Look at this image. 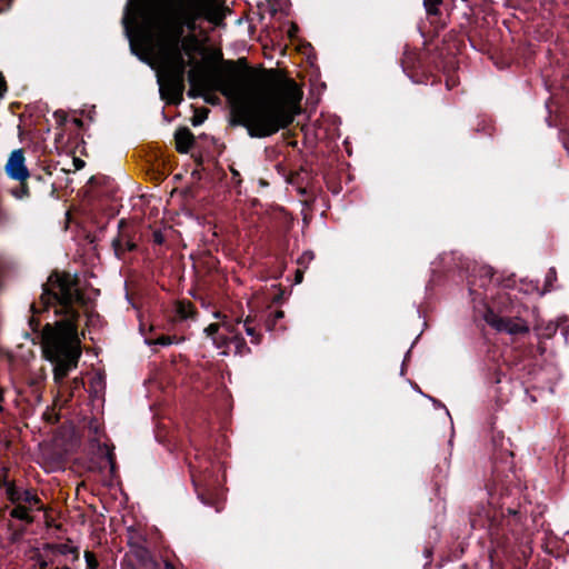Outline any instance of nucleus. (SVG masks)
Listing matches in <instances>:
<instances>
[{"mask_svg":"<svg viewBox=\"0 0 569 569\" xmlns=\"http://www.w3.org/2000/svg\"><path fill=\"white\" fill-rule=\"evenodd\" d=\"M222 0H128L122 26L130 51L141 61L154 54L166 69L159 92L167 104L183 100L187 67L201 50L199 20L219 26Z\"/></svg>","mask_w":569,"mask_h":569,"instance_id":"1","label":"nucleus"},{"mask_svg":"<svg viewBox=\"0 0 569 569\" xmlns=\"http://www.w3.org/2000/svg\"><path fill=\"white\" fill-rule=\"evenodd\" d=\"M213 88L233 101L231 123L247 129L251 138H266L288 128L295 120L292 107L302 91L289 79L281 93H266L267 81L260 78L246 58L222 60L211 77Z\"/></svg>","mask_w":569,"mask_h":569,"instance_id":"2","label":"nucleus"},{"mask_svg":"<svg viewBox=\"0 0 569 569\" xmlns=\"http://www.w3.org/2000/svg\"><path fill=\"white\" fill-rule=\"evenodd\" d=\"M76 303H84L78 278L53 271L42 284L39 302L30 306L29 326L40 333L43 355L53 365V380L59 387H63L64 379L77 368L81 357L80 312L74 308Z\"/></svg>","mask_w":569,"mask_h":569,"instance_id":"3","label":"nucleus"},{"mask_svg":"<svg viewBox=\"0 0 569 569\" xmlns=\"http://www.w3.org/2000/svg\"><path fill=\"white\" fill-rule=\"evenodd\" d=\"M495 476L486 485L488 503H478L469 512V522L473 530L483 529L499 548H508L518 542L523 535L527 520L521 509L520 488L508 480Z\"/></svg>","mask_w":569,"mask_h":569,"instance_id":"4","label":"nucleus"},{"mask_svg":"<svg viewBox=\"0 0 569 569\" xmlns=\"http://www.w3.org/2000/svg\"><path fill=\"white\" fill-rule=\"evenodd\" d=\"M448 46L446 54L448 59H442L435 53H420L416 51L406 50L401 58V67L403 72L416 83H430L435 84L440 81L438 72L449 74L455 69L453 57L460 51L463 41L458 39L455 34H448Z\"/></svg>","mask_w":569,"mask_h":569,"instance_id":"5","label":"nucleus"},{"mask_svg":"<svg viewBox=\"0 0 569 569\" xmlns=\"http://www.w3.org/2000/svg\"><path fill=\"white\" fill-rule=\"evenodd\" d=\"M486 322L499 332L512 336L529 332V327L520 317V306L515 305L508 293L500 295L495 307L488 308Z\"/></svg>","mask_w":569,"mask_h":569,"instance_id":"6","label":"nucleus"},{"mask_svg":"<svg viewBox=\"0 0 569 569\" xmlns=\"http://www.w3.org/2000/svg\"><path fill=\"white\" fill-rule=\"evenodd\" d=\"M128 550L120 561V569H177L170 557L157 558L144 545V540L130 538Z\"/></svg>","mask_w":569,"mask_h":569,"instance_id":"7","label":"nucleus"},{"mask_svg":"<svg viewBox=\"0 0 569 569\" xmlns=\"http://www.w3.org/2000/svg\"><path fill=\"white\" fill-rule=\"evenodd\" d=\"M211 467L210 459H200L198 455L194 456V461H189V470L198 498L208 506L213 505V491L218 482Z\"/></svg>","mask_w":569,"mask_h":569,"instance_id":"8","label":"nucleus"},{"mask_svg":"<svg viewBox=\"0 0 569 569\" xmlns=\"http://www.w3.org/2000/svg\"><path fill=\"white\" fill-rule=\"evenodd\" d=\"M134 236V229L124 219H121L118 222V233L111 241L113 253L119 260L124 259L127 252L138 249Z\"/></svg>","mask_w":569,"mask_h":569,"instance_id":"9","label":"nucleus"},{"mask_svg":"<svg viewBox=\"0 0 569 569\" xmlns=\"http://www.w3.org/2000/svg\"><path fill=\"white\" fill-rule=\"evenodd\" d=\"M423 7L432 32L438 33L439 30L447 26L449 18L448 6L443 0H423Z\"/></svg>","mask_w":569,"mask_h":569,"instance_id":"10","label":"nucleus"},{"mask_svg":"<svg viewBox=\"0 0 569 569\" xmlns=\"http://www.w3.org/2000/svg\"><path fill=\"white\" fill-rule=\"evenodd\" d=\"M88 194L93 199H116L117 187L114 180L107 176H92L89 179Z\"/></svg>","mask_w":569,"mask_h":569,"instance_id":"11","label":"nucleus"},{"mask_svg":"<svg viewBox=\"0 0 569 569\" xmlns=\"http://www.w3.org/2000/svg\"><path fill=\"white\" fill-rule=\"evenodd\" d=\"M4 170L12 180L24 181L30 177L23 149H16L10 153Z\"/></svg>","mask_w":569,"mask_h":569,"instance_id":"12","label":"nucleus"},{"mask_svg":"<svg viewBox=\"0 0 569 569\" xmlns=\"http://www.w3.org/2000/svg\"><path fill=\"white\" fill-rule=\"evenodd\" d=\"M174 142L179 153H188L194 146V134L188 127H180L174 132Z\"/></svg>","mask_w":569,"mask_h":569,"instance_id":"13","label":"nucleus"},{"mask_svg":"<svg viewBox=\"0 0 569 569\" xmlns=\"http://www.w3.org/2000/svg\"><path fill=\"white\" fill-rule=\"evenodd\" d=\"M223 327L227 330V332L230 333V337L227 340L228 346L232 345L234 347L236 355L243 357L251 352L244 338L239 332H236L231 325H224Z\"/></svg>","mask_w":569,"mask_h":569,"instance_id":"14","label":"nucleus"},{"mask_svg":"<svg viewBox=\"0 0 569 569\" xmlns=\"http://www.w3.org/2000/svg\"><path fill=\"white\" fill-rule=\"evenodd\" d=\"M220 325L219 323H210L204 332L208 337H210L213 342L217 345L218 348L228 346V339L230 337L223 333H220Z\"/></svg>","mask_w":569,"mask_h":569,"instance_id":"15","label":"nucleus"},{"mask_svg":"<svg viewBox=\"0 0 569 569\" xmlns=\"http://www.w3.org/2000/svg\"><path fill=\"white\" fill-rule=\"evenodd\" d=\"M176 313L181 320H187L193 319L197 315V310L189 300H179L176 305Z\"/></svg>","mask_w":569,"mask_h":569,"instance_id":"16","label":"nucleus"},{"mask_svg":"<svg viewBox=\"0 0 569 569\" xmlns=\"http://www.w3.org/2000/svg\"><path fill=\"white\" fill-rule=\"evenodd\" d=\"M559 330V319L557 321H549L547 323H539L536 326L535 331L540 339H551Z\"/></svg>","mask_w":569,"mask_h":569,"instance_id":"17","label":"nucleus"},{"mask_svg":"<svg viewBox=\"0 0 569 569\" xmlns=\"http://www.w3.org/2000/svg\"><path fill=\"white\" fill-rule=\"evenodd\" d=\"M10 516L14 519L24 521L26 523H32L33 518L29 515V508L24 505L18 503L10 512Z\"/></svg>","mask_w":569,"mask_h":569,"instance_id":"18","label":"nucleus"},{"mask_svg":"<svg viewBox=\"0 0 569 569\" xmlns=\"http://www.w3.org/2000/svg\"><path fill=\"white\" fill-rule=\"evenodd\" d=\"M302 173H306L305 170L293 171L288 174L287 181L288 183L296 186L300 194H307V189L302 186Z\"/></svg>","mask_w":569,"mask_h":569,"instance_id":"19","label":"nucleus"},{"mask_svg":"<svg viewBox=\"0 0 569 569\" xmlns=\"http://www.w3.org/2000/svg\"><path fill=\"white\" fill-rule=\"evenodd\" d=\"M284 317V312L282 310H276L270 313L264 321V327L268 331L277 330V323Z\"/></svg>","mask_w":569,"mask_h":569,"instance_id":"20","label":"nucleus"},{"mask_svg":"<svg viewBox=\"0 0 569 569\" xmlns=\"http://www.w3.org/2000/svg\"><path fill=\"white\" fill-rule=\"evenodd\" d=\"M20 184L11 190V194L19 200L27 199L30 197V189L27 180L19 181Z\"/></svg>","mask_w":569,"mask_h":569,"instance_id":"21","label":"nucleus"},{"mask_svg":"<svg viewBox=\"0 0 569 569\" xmlns=\"http://www.w3.org/2000/svg\"><path fill=\"white\" fill-rule=\"evenodd\" d=\"M556 281H557V270L555 267H551L546 273L542 293L552 291L555 289L553 283Z\"/></svg>","mask_w":569,"mask_h":569,"instance_id":"22","label":"nucleus"},{"mask_svg":"<svg viewBox=\"0 0 569 569\" xmlns=\"http://www.w3.org/2000/svg\"><path fill=\"white\" fill-rule=\"evenodd\" d=\"M57 553L66 556L72 555V561H78L80 557V551L78 547L70 546L69 543H60V547L57 548Z\"/></svg>","mask_w":569,"mask_h":569,"instance_id":"23","label":"nucleus"},{"mask_svg":"<svg viewBox=\"0 0 569 569\" xmlns=\"http://www.w3.org/2000/svg\"><path fill=\"white\" fill-rule=\"evenodd\" d=\"M147 342L149 345H159V346H170L174 342H178V339L176 336H169V335H159L154 339H147Z\"/></svg>","mask_w":569,"mask_h":569,"instance_id":"24","label":"nucleus"},{"mask_svg":"<svg viewBox=\"0 0 569 569\" xmlns=\"http://www.w3.org/2000/svg\"><path fill=\"white\" fill-rule=\"evenodd\" d=\"M21 501L37 507L39 510L43 508L40 498L30 490H23Z\"/></svg>","mask_w":569,"mask_h":569,"instance_id":"25","label":"nucleus"},{"mask_svg":"<svg viewBox=\"0 0 569 569\" xmlns=\"http://www.w3.org/2000/svg\"><path fill=\"white\" fill-rule=\"evenodd\" d=\"M22 490H20L14 483L8 485V489L6 490L8 499L12 503H18L22 499Z\"/></svg>","mask_w":569,"mask_h":569,"instance_id":"26","label":"nucleus"},{"mask_svg":"<svg viewBox=\"0 0 569 569\" xmlns=\"http://www.w3.org/2000/svg\"><path fill=\"white\" fill-rule=\"evenodd\" d=\"M249 322H250V319L247 318L246 321H244V325H243L244 329H246V332H247L248 336L251 337V342L252 343L259 345L260 341H261L262 336L260 333H258L256 331V329L249 325Z\"/></svg>","mask_w":569,"mask_h":569,"instance_id":"27","label":"nucleus"},{"mask_svg":"<svg viewBox=\"0 0 569 569\" xmlns=\"http://www.w3.org/2000/svg\"><path fill=\"white\" fill-rule=\"evenodd\" d=\"M477 131L482 130L486 134L492 136L495 127L490 120L481 119L477 124Z\"/></svg>","mask_w":569,"mask_h":569,"instance_id":"28","label":"nucleus"},{"mask_svg":"<svg viewBox=\"0 0 569 569\" xmlns=\"http://www.w3.org/2000/svg\"><path fill=\"white\" fill-rule=\"evenodd\" d=\"M106 459L110 466V472L111 475L113 476L116 473V470H117V463H116V453L113 452V448L109 449L107 446H106Z\"/></svg>","mask_w":569,"mask_h":569,"instance_id":"29","label":"nucleus"},{"mask_svg":"<svg viewBox=\"0 0 569 569\" xmlns=\"http://www.w3.org/2000/svg\"><path fill=\"white\" fill-rule=\"evenodd\" d=\"M84 559H86V563H87V569H98L99 568V561L92 551L86 550Z\"/></svg>","mask_w":569,"mask_h":569,"instance_id":"30","label":"nucleus"},{"mask_svg":"<svg viewBox=\"0 0 569 569\" xmlns=\"http://www.w3.org/2000/svg\"><path fill=\"white\" fill-rule=\"evenodd\" d=\"M559 330L563 336L566 343H569V318H559Z\"/></svg>","mask_w":569,"mask_h":569,"instance_id":"31","label":"nucleus"},{"mask_svg":"<svg viewBox=\"0 0 569 569\" xmlns=\"http://www.w3.org/2000/svg\"><path fill=\"white\" fill-rule=\"evenodd\" d=\"M501 377H502V373L499 369H495L490 375H489V381L490 383H493V385H498L501 382Z\"/></svg>","mask_w":569,"mask_h":569,"instance_id":"32","label":"nucleus"},{"mask_svg":"<svg viewBox=\"0 0 569 569\" xmlns=\"http://www.w3.org/2000/svg\"><path fill=\"white\" fill-rule=\"evenodd\" d=\"M33 559L37 561L39 569H48L51 565V562L46 560L40 553H37Z\"/></svg>","mask_w":569,"mask_h":569,"instance_id":"33","label":"nucleus"},{"mask_svg":"<svg viewBox=\"0 0 569 569\" xmlns=\"http://www.w3.org/2000/svg\"><path fill=\"white\" fill-rule=\"evenodd\" d=\"M13 481H10L8 478V469H3L2 475L0 476V487L8 489V485H13Z\"/></svg>","mask_w":569,"mask_h":569,"instance_id":"34","label":"nucleus"},{"mask_svg":"<svg viewBox=\"0 0 569 569\" xmlns=\"http://www.w3.org/2000/svg\"><path fill=\"white\" fill-rule=\"evenodd\" d=\"M10 221V213L0 204V226H4Z\"/></svg>","mask_w":569,"mask_h":569,"instance_id":"35","label":"nucleus"},{"mask_svg":"<svg viewBox=\"0 0 569 569\" xmlns=\"http://www.w3.org/2000/svg\"><path fill=\"white\" fill-rule=\"evenodd\" d=\"M315 258V254L312 251H305L301 257L298 259V264H305L307 262H310Z\"/></svg>","mask_w":569,"mask_h":569,"instance_id":"36","label":"nucleus"},{"mask_svg":"<svg viewBox=\"0 0 569 569\" xmlns=\"http://www.w3.org/2000/svg\"><path fill=\"white\" fill-rule=\"evenodd\" d=\"M90 432H92L94 436H99L101 427L97 419H91L88 426Z\"/></svg>","mask_w":569,"mask_h":569,"instance_id":"37","label":"nucleus"},{"mask_svg":"<svg viewBox=\"0 0 569 569\" xmlns=\"http://www.w3.org/2000/svg\"><path fill=\"white\" fill-rule=\"evenodd\" d=\"M72 387H71V392H70V397L73 396V390H77V389H80L81 387H83V381L82 379H79V378H74L71 382Z\"/></svg>","mask_w":569,"mask_h":569,"instance_id":"38","label":"nucleus"},{"mask_svg":"<svg viewBox=\"0 0 569 569\" xmlns=\"http://www.w3.org/2000/svg\"><path fill=\"white\" fill-rule=\"evenodd\" d=\"M60 547V543H44L43 545V550L46 551H49V552H52V553H57V548Z\"/></svg>","mask_w":569,"mask_h":569,"instance_id":"39","label":"nucleus"},{"mask_svg":"<svg viewBox=\"0 0 569 569\" xmlns=\"http://www.w3.org/2000/svg\"><path fill=\"white\" fill-rule=\"evenodd\" d=\"M7 91V83L4 80V77L2 73H0V98L3 97L4 92Z\"/></svg>","mask_w":569,"mask_h":569,"instance_id":"40","label":"nucleus"},{"mask_svg":"<svg viewBox=\"0 0 569 569\" xmlns=\"http://www.w3.org/2000/svg\"><path fill=\"white\" fill-rule=\"evenodd\" d=\"M492 276H493V272H492V270H491L490 268H489V269H485V270H483V277H485V279H483V282L481 283V286H485V282H486V281H490V280H491V278H492Z\"/></svg>","mask_w":569,"mask_h":569,"instance_id":"41","label":"nucleus"},{"mask_svg":"<svg viewBox=\"0 0 569 569\" xmlns=\"http://www.w3.org/2000/svg\"><path fill=\"white\" fill-rule=\"evenodd\" d=\"M73 164L76 170H80L84 167L86 162L80 158H73Z\"/></svg>","mask_w":569,"mask_h":569,"instance_id":"42","label":"nucleus"},{"mask_svg":"<svg viewBox=\"0 0 569 569\" xmlns=\"http://www.w3.org/2000/svg\"><path fill=\"white\" fill-rule=\"evenodd\" d=\"M56 118L60 123H63L67 120V116L63 111L59 110L54 112Z\"/></svg>","mask_w":569,"mask_h":569,"instance_id":"43","label":"nucleus"},{"mask_svg":"<svg viewBox=\"0 0 569 569\" xmlns=\"http://www.w3.org/2000/svg\"><path fill=\"white\" fill-rule=\"evenodd\" d=\"M153 241L158 244H161L164 241L163 236L160 231H156L153 233Z\"/></svg>","mask_w":569,"mask_h":569,"instance_id":"44","label":"nucleus"},{"mask_svg":"<svg viewBox=\"0 0 569 569\" xmlns=\"http://www.w3.org/2000/svg\"><path fill=\"white\" fill-rule=\"evenodd\" d=\"M303 279V271L300 269H297L296 271V283H300Z\"/></svg>","mask_w":569,"mask_h":569,"instance_id":"45","label":"nucleus"},{"mask_svg":"<svg viewBox=\"0 0 569 569\" xmlns=\"http://www.w3.org/2000/svg\"><path fill=\"white\" fill-rule=\"evenodd\" d=\"M202 121H203V118H202V117L194 116V117L192 118V126L197 127V126L201 124V123H202Z\"/></svg>","mask_w":569,"mask_h":569,"instance_id":"46","label":"nucleus"},{"mask_svg":"<svg viewBox=\"0 0 569 569\" xmlns=\"http://www.w3.org/2000/svg\"><path fill=\"white\" fill-rule=\"evenodd\" d=\"M196 80H197V74H196V72L192 70V71H190V72H189V82H190L191 84H194Z\"/></svg>","mask_w":569,"mask_h":569,"instance_id":"47","label":"nucleus"},{"mask_svg":"<svg viewBox=\"0 0 569 569\" xmlns=\"http://www.w3.org/2000/svg\"><path fill=\"white\" fill-rule=\"evenodd\" d=\"M423 553H425V556H426V558H427V559H430V558H431V556H432V550H431V548H429V547H425V549H423Z\"/></svg>","mask_w":569,"mask_h":569,"instance_id":"48","label":"nucleus"},{"mask_svg":"<svg viewBox=\"0 0 569 569\" xmlns=\"http://www.w3.org/2000/svg\"><path fill=\"white\" fill-rule=\"evenodd\" d=\"M73 123L78 127V128H81L83 126V121L79 118H74L73 119Z\"/></svg>","mask_w":569,"mask_h":569,"instance_id":"49","label":"nucleus"},{"mask_svg":"<svg viewBox=\"0 0 569 569\" xmlns=\"http://www.w3.org/2000/svg\"><path fill=\"white\" fill-rule=\"evenodd\" d=\"M446 84L448 88H450V78L447 79Z\"/></svg>","mask_w":569,"mask_h":569,"instance_id":"50","label":"nucleus"},{"mask_svg":"<svg viewBox=\"0 0 569 569\" xmlns=\"http://www.w3.org/2000/svg\"><path fill=\"white\" fill-rule=\"evenodd\" d=\"M3 400V393H2V390L0 389V402Z\"/></svg>","mask_w":569,"mask_h":569,"instance_id":"51","label":"nucleus"},{"mask_svg":"<svg viewBox=\"0 0 569 569\" xmlns=\"http://www.w3.org/2000/svg\"><path fill=\"white\" fill-rule=\"evenodd\" d=\"M188 94H189V97H191V98H194V97H196V94H193L191 90L189 91V93H188Z\"/></svg>","mask_w":569,"mask_h":569,"instance_id":"52","label":"nucleus"},{"mask_svg":"<svg viewBox=\"0 0 569 569\" xmlns=\"http://www.w3.org/2000/svg\"><path fill=\"white\" fill-rule=\"evenodd\" d=\"M61 569H71L69 566L64 565Z\"/></svg>","mask_w":569,"mask_h":569,"instance_id":"53","label":"nucleus"},{"mask_svg":"<svg viewBox=\"0 0 569 569\" xmlns=\"http://www.w3.org/2000/svg\"><path fill=\"white\" fill-rule=\"evenodd\" d=\"M462 569H469L466 565L462 566Z\"/></svg>","mask_w":569,"mask_h":569,"instance_id":"54","label":"nucleus"},{"mask_svg":"<svg viewBox=\"0 0 569 569\" xmlns=\"http://www.w3.org/2000/svg\"><path fill=\"white\" fill-rule=\"evenodd\" d=\"M462 1H463V2H466V3H469V2H470V0H462Z\"/></svg>","mask_w":569,"mask_h":569,"instance_id":"55","label":"nucleus"}]
</instances>
